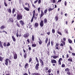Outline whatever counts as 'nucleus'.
<instances>
[{"label": "nucleus", "instance_id": "nucleus-1", "mask_svg": "<svg viewBox=\"0 0 75 75\" xmlns=\"http://www.w3.org/2000/svg\"><path fill=\"white\" fill-rule=\"evenodd\" d=\"M17 19L18 20H20L23 19V15L21 13H19L17 15Z\"/></svg>", "mask_w": 75, "mask_h": 75}, {"label": "nucleus", "instance_id": "nucleus-2", "mask_svg": "<svg viewBox=\"0 0 75 75\" xmlns=\"http://www.w3.org/2000/svg\"><path fill=\"white\" fill-rule=\"evenodd\" d=\"M70 70L68 68H66L65 69V71L67 72V74L68 75H70L71 74V72H69Z\"/></svg>", "mask_w": 75, "mask_h": 75}, {"label": "nucleus", "instance_id": "nucleus-3", "mask_svg": "<svg viewBox=\"0 0 75 75\" xmlns=\"http://www.w3.org/2000/svg\"><path fill=\"white\" fill-rule=\"evenodd\" d=\"M19 23L21 25V26H24L25 25V23L22 20H21L19 21Z\"/></svg>", "mask_w": 75, "mask_h": 75}, {"label": "nucleus", "instance_id": "nucleus-4", "mask_svg": "<svg viewBox=\"0 0 75 75\" xmlns=\"http://www.w3.org/2000/svg\"><path fill=\"white\" fill-rule=\"evenodd\" d=\"M39 66H40L39 63H38L36 64L35 66V69L36 70H38V69H39Z\"/></svg>", "mask_w": 75, "mask_h": 75}, {"label": "nucleus", "instance_id": "nucleus-5", "mask_svg": "<svg viewBox=\"0 0 75 75\" xmlns=\"http://www.w3.org/2000/svg\"><path fill=\"white\" fill-rule=\"evenodd\" d=\"M30 36V34L28 33H26L24 34L23 35V37L26 38H27V37H28L29 36Z\"/></svg>", "mask_w": 75, "mask_h": 75}, {"label": "nucleus", "instance_id": "nucleus-6", "mask_svg": "<svg viewBox=\"0 0 75 75\" xmlns=\"http://www.w3.org/2000/svg\"><path fill=\"white\" fill-rule=\"evenodd\" d=\"M39 61L40 63L41 64V66L44 67V62H43V60H42V59H40Z\"/></svg>", "mask_w": 75, "mask_h": 75}, {"label": "nucleus", "instance_id": "nucleus-7", "mask_svg": "<svg viewBox=\"0 0 75 75\" xmlns=\"http://www.w3.org/2000/svg\"><path fill=\"white\" fill-rule=\"evenodd\" d=\"M66 38H63V40L62 41V43H63L64 45H65V41H66Z\"/></svg>", "mask_w": 75, "mask_h": 75}, {"label": "nucleus", "instance_id": "nucleus-8", "mask_svg": "<svg viewBox=\"0 0 75 75\" xmlns=\"http://www.w3.org/2000/svg\"><path fill=\"white\" fill-rule=\"evenodd\" d=\"M44 21L41 20L40 21V25L41 27H42L44 26Z\"/></svg>", "mask_w": 75, "mask_h": 75}, {"label": "nucleus", "instance_id": "nucleus-9", "mask_svg": "<svg viewBox=\"0 0 75 75\" xmlns=\"http://www.w3.org/2000/svg\"><path fill=\"white\" fill-rule=\"evenodd\" d=\"M8 59H6L5 60V64L6 66H7L8 65Z\"/></svg>", "mask_w": 75, "mask_h": 75}, {"label": "nucleus", "instance_id": "nucleus-10", "mask_svg": "<svg viewBox=\"0 0 75 75\" xmlns=\"http://www.w3.org/2000/svg\"><path fill=\"white\" fill-rule=\"evenodd\" d=\"M44 15V13L43 12V11L41 10V13L40 14V18H42L43 16Z\"/></svg>", "mask_w": 75, "mask_h": 75}, {"label": "nucleus", "instance_id": "nucleus-11", "mask_svg": "<svg viewBox=\"0 0 75 75\" xmlns=\"http://www.w3.org/2000/svg\"><path fill=\"white\" fill-rule=\"evenodd\" d=\"M62 61V58H60L58 60V63L59 65H61V62Z\"/></svg>", "mask_w": 75, "mask_h": 75}, {"label": "nucleus", "instance_id": "nucleus-12", "mask_svg": "<svg viewBox=\"0 0 75 75\" xmlns=\"http://www.w3.org/2000/svg\"><path fill=\"white\" fill-rule=\"evenodd\" d=\"M38 42L39 44L40 45H41L42 44V41H41V39L40 38H39L38 39Z\"/></svg>", "mask_w": 75, "mask_h": 75}, {"label": "nucleus", "instance_id": "nucleus-13", "mask_svg": "<svg viewBox=\"0 0 75 75\" xmlns=\"http://www.w3.org/2000/svg\"><path fill=\"white\" fill-rule=\"evenodd\" d=\"M13 58L14 59H17V54L16 53H15L14 54H13Z\"/></svg>", "mask_w": 75, "mask_h": 75}, {"label": "nucleus", "instance_id": "nucleus-14", "mask_svg": "<svg viewBox=\"0 0 75 75\" xmlns=\"http://www.w3.org/2000/svg\"><path fill=\"white\" fill-rule=\"evenodd\" d=\"M51 62L52 64H57V61L55 59H52L51 60Z\"/></svg>", "mask_w": 75, "mask_h": 75}, {"label": "nucleus", "instance_id": "nucleus-15", "mask_svg": "<svg viewBox=\"0 0 75 75\" xmlns=\"http://www.w3.org/2000/svg\"><path fill=\"white\" fill-rule=\"evenodd\" d=\"M29 65L28 63H26L25 64V69H27V68H28V66Z\"/></svg>", "mask_w": 75, "mask_h": 75}, {"label": "nucleus", "instance_id": "nucleus-16", "mask_svg": "<svg viewBox=\"0 0 75 75\" xmlns=\"http://www.w3.org/2000/svg\"><path fill=\"white\" fill-rule=\"evenodd\" d=\"M34 27H35V28H37V27H38V23H35Z\"/></svg>", "mask_w": 75, "mask_h": 75}, {"label": "nucleus", "instance_id": "nucleus-17", "mask_svg": "<svg viewBox=\"0 0 75 75\" xmlns=\"http://www.w3.org/2000/svg\"><path fill=\"white\" fill-rule=\"evenodd\" d=\"M4 59V57H3L1 56H0V61L1 62H3V59Z\"/></svg>", "mask_w": 75, "mask_h": 75}, {"label": "nucleus", "instance_id": "nucleus-18", "mask_svg": "<svg viewBox=\"0 0 75 75\" xmlns=\"http://www.w3.org/2000/svg\"><path fill=\"white\" fill-rule=\"evenodd\" d=\"M16 25L19 28H20V24L18 22H17L16 23Z\"/></svg>", "mask_w": 75, "mask_h": 75}, {"label": "nucleus", "instance_id": "nucleus-19", "mask_svg": "<svg viewBox=\"0 0 75 75\" xmlns=\"http://www.w3.org/2000/svg\"><path fill=\"white\" fill-rule=\"evenodd\" d=\"M5 28V26L4 25H2L1 27H0V28L1 30H4Z\"/></svg>", "mask_w": 75, "mask_h": 75}, {"label": "nucleus", "instance_id": "nucleus-20", "mask_svg": "<svg viewBox=\"0 0 75 75\" xmlns=\"http://www.w3.org/2000/svg\"><path fill=\"white\" fill-rule=\"evenodd\" d=\"M12 39H13V41H14L15 42H16V38L14 37V36H12Z\"/></svg>", "mask_w": 75, "mask_h": 75}, {"label": "nucleus", "instance_id": "nucleus-21", "mask_svg": "<svg viewBox=\"0 0 75 75\" xmlns=\"http://www.w3.org/2000/svg\"><path fill=\"white\" fill-rule=\"evenodd\" d=\"M68 41L69 43H70V44H72V40H71L69 39Z\"/></svg>", "mask_w": 75, "mask_h": 75}, {"label": "nucleus", "instance_id": "nucleus-22", "mask_svg": "<svg viewBox=\"0 0 75 75\" xmlns=\"http://www.w3.org/2000/svg\"><path fill=\"white\" fill-rule=\"evenodd\" d=\"M9 21L11 22H12V23H13L14 22V20L13 19V18H10L9 19Z\"/></svg>", "mask_w": 75, "mask_h": 75}, {"label": "nucleus", "instance_id": "nucleus-23", "mask_svg": "<svg viewBox=\"0 0 75 75\" xmlns=\"http://www.w3.org/2000/svg\"><path fill=\"white\" fill-rule=\"evenodd\" d=\"M44 24H47V18H45L44 20Z\"/></svg>", "mask_w": 75, "mask_h": 75}, {"label": "nucleus", "instance_id": "nucleus-24", "mask_svg": "<svg viewBox=\"0 0 75 75\" xmlns=\"http://www.w3.org/2000/svg\"><path fill=\"white\" fill-rule=\"evenodd\" d=\"M26 11H30V8L28 7H25L24 8Z\"/></svg>", "mask_w": 75, "mask_h": 75}, {"label": "nucleus", "instance_id": "nucleus-25", "mask_svg": "<svg viewBox=\"0 0 75 75\" xmlns=\"http://www.w3.org/2000/svg\"><path fill=\"white\" fill-rule=\"evenodd\" d=\"M0 47L1 48H3V45H2V43L1 42V41H0Z\"/></svg>", "mask_w": 75, "mask_h": 75}, {"label": "nucleus", "instance_id": "nucleus-26", "mask_svg": "<svg viewBox=\"0 0 75 75\" xmlns=\"http://www.w3.org/2000/svg\"><path fill=\"white\" fill-rule=\"evenodd\" d=\"M25 6L28 5V8H30V4H29V3H28L26 2L25 4Z\"/></svg>", "mask_w": 75, "mask_h": 75}, {"label": "nucleus", "instance_id": "nucleus-27", "mask_svg": "<svg viewBox=\"0 0 75 75\" xmlns=\"http://www.w3.org/2000/svg\"><path fill=\"white\" fill-rule=\"evenodd\" d=\"M35 39V38L34 37V35H32V40L33 41H34V40Z\"/></svg>", "mask_w": 75, "mask_h": 75}, {"label": "nucleus", "instance_id": "nucleus-28", "mask_svg": "<svg viewBox=\"0 0 75 75\" xmlns=\"http://www.w3.org/2000/svg\"><path fill=\"white\" fill-rule=\"evenodd\" d=\"M48 41V38H46L45 40V42L46 44H47V43Z\"/></svg>", "mask_w": 75, "mask_h": 75}, {"label": "nucleus", "instance_id": "nucleus-29", "mask_svg": "<svg viewBox=\"0 0 75 75\" xmlns=\"http://www.w3.org/2000/svg\"><path fill=\"white\" fill-rule=\"evenodd\" d=\"M27 54L26 53H25V54L24 55V59H25L27 58Z\"/></svg>", "mask_w": 75, "mask_h": 75}, {"label": "nucleus", "instance_id": "nucleus-30", "mask_svg": "<svg viewBox=\"0 0 75 75\" xmlns=\"http://www.w3.org/2000/svg\"><path fill=\"white\" fill-rule=\"evenodd\" d=\"M53 59H57V58H58L59 57L58 56H53Z\"/></svg>", "mask_w": 75, "mask_h": 75}, {"label": "nucleus", "instance_id": "nucleus-31", "mask_svg": "<svg viewBox=\"0 0 75 75\" xmlns=\"http://www.w3.org/2000/svg\"><path fill=\"white\" fill-rule=\"evenodd\" d=\"M7 11L9 13H11V8H10L8 9L7 10Z\"/></svg>", "mask_w": 75, "mask_h": 75}, {"label": "nucleus", "instance_id": "nucleus-32", "mask_svg": "<svg viewBox=\"0 0 75 75\" xmlns=\"http://www.w3.org/2000/svg\"><path fill=\"white\" fill-rule=\"evenodd\" d=\"M57 33L59 34L60 35H62V33H61V32L59 31V29L57 31Z\"/></svg>", "mask_w": 75, "mask_h": 75}, {"label": "nucleus", "instance_id": "nucleus-33", "mask_svg": "<svg viewBox=\"0 0 75 75\" xmlns=\"http://www.w3.org/2000/svg\"><path fill=\"white\" fill-rule=\"evenodd\" d=\"M54 8H49L48 9V11H49V12L51 11H52L53 10H54Z\"/></svg>", "mask_w": 75, "mask_h": 75}, {"label": "nucleus", "instance_id": "nucleus-34", "mask_svg": "<svg viewBox=\"0 0 75 75\" xmlns=\"http://www.w3.org/2000/svg\"><path fill=\"white\" fill-rule=\"evenodd\" d=\"M55 19L56 21H58V16H56L55 17Z\"/></svg>", "mask_w": 75, "mask_h": 75}, {"label": "nucleus", "instance_id": "nucleus-35", "mask_svg": "<svg viewBox=\"0 0 75 75\" xmlns=\"http://www.w3.org/2000/svg\"><path fill=\"white\" fill-rule=\"evenodd\" d=\"M68 61L69 62H72V58L68 59Z\"/></svg>", "mask_w": 75, "mask_h": 75}, {"label": "nucleus", "instance_id": "nucleus-36", "mask_svg": "<svg viewBox=\"0 0 75 75\" xmlns=\"http://www.w3.org/2000/svg\"><path fill=\"white\" fill-rule=\"evenodd\" d=\"M49 69V68L48 67H45V71H48Z\"/></svg>", "mask_w": 75, "mask_h": 75}, {"label": "nucleus", "instance_id": "nucleus-37", "mask_svg": "<svg viewBox=\"0 0 75 75\" xmlns=\"http://www.w3.org/2000/svg\"><path fill=\"white\" fill-rule=\"evenodd\" d=\"M36 46H37V45H36V44H34L32 45V47H35Z\"/></svg>", "mask_w": 75, "mask_h": 75}, {"label": "nucleus", "instance_id": "nucleus-38", "mask_svg": "<svg viewBox=\"0 0 75 75\" xmlns=\"http://www.w3.org/2000/svg\"><path fill=\"white\" fill-rule=\"evenodd\" d=\"M35 59L36 62H37V63H39V61H38V58H37V57H36Z\"/></svg>", "mask_w": 75, "mask_h": 75}, {"label": "nucleus", "instance_id": "nucleus-39", "mask_svg": "<svg viewBox=\"0 0 75 75\" xmlns=\"http://www.w3.org/2000/svg\"><path fill=\"white\" fill-rule=\"evenodd\" d=\"M15 11H16V9L14 8H13L12 10V13L14 14Z\"/></svg>", "mask_w": 75, "mask_h": 75}, {"label": "nucleus", "instance_id": "nucleus-40", "mask_svg": "<svg viewBox=\"0 0 75 75\" xmlns=\"http://www.w3.org/2000/svg\"><path fill=\"white\" fill-rule=\"evenodd\" d=\"M55 32V29H54L53 28L52 30V32L53 34H54Z\"/></svg>", "mask_w": 75, "mask_h": 75}, {"label": "nucleus", "instance_id": "nucleus-41", "mask_svg": "<svg viewBox=\"0 0 75 75\" xmlns=\"http://www.w3.org/2000/svg\"><path fill=\"white\" fill-rule=\"evenodd\" d=\"M40 9H41L40 7L38 8V11L39 13H40Z\"/></svg>", "mask_w": 75, "mask_h": 75}, {"label": "nucleus", "instance_id": "nucleus-42", "mask_svg": "<svg viewBox=\"0 0 75 75\" xmlns=\"http://www.w3.org/2000/svg\"><path fill=\"white\" fill-rule=\"evenodd\" d=\"M51 69H50L48 70L47 72L50 73H51Z\"/></svg>", "mask_w": 75, "mask_h": 75}, {"label": "nucleus", "instance_id": "nucleus-43", "mask_svg": "<svg viewBox=\"0 0 75 75\" xmlns=\"http://www.w3.org/2000/svg\"><path fill=\"white\" fill-rule=\"evenodd\" d=\"M32 61V58L31 57H30L29 60V63H30V62H31Z\"/></svg>", "mask_w": 75, "mask_h": 75}, {"label": "nucleus", "instance_id": "nucleus-44", "mask_svg": "<svg viewBox=\"0 0 75 75\" xmlns=\"http://www.w3.org/2000/svg\"><path fill=\"white\" fill-rule=\"evenodd\" d=\"M61 67L62 68H64V67H65V65L64 64H62V65Z\"/></svg>", "mask_w": 75, "mask_h": 75}, {"label": "nucleus", "instance_id": "nucleus-45", "mask_svg": "<svg viewBox=\"0 0 75 75\" xmlns=\"http://www.w3.org/2000/svg\"><path fill=\"white\" fill-rule=\"evenodd\" d=\"M47 11H48V10L47 9L45 10L44 11V14H46L47 13Z\"/></svg>", "mask_w": 75, "mask_h": 75}, {"label": "nucleus", "instance_id": "nucleus-46", "mask_svg": "<svg viewBox=\"0 0 75 75\" xmlns=\"http://www.w3.org/2000/svg\"><path fill=\"white\" fill-rule=\"evenodd\" d=\"M49 45H50V41H49L47 44V47H48Z\"/></svg>", "mask_w": 75, "mask_h": 75}, {"label": "nucleus", "instance_id": "nucleus-47", "mask_svg": "<svg viewBox=\"0 0 75 75\" xmlns=\"http://www.w3.org/2000/svg\"><path fill=\"white\" fill-rule=\"evenodd\" d=\"M10 42H8L7 44L6 45V46L8 47L9 46H10Z\"/></svg>", "mask_w": 75, "mask_h": 75}, {"label": "nucleus", "instance_id": "nucleus-48", "mask_svg": "<svg viewBox=\"0 0 75 75\" xmlns=\"http://www.w3.org/2000/svg\"><path fill=\"white\" fill-rule=\"evenodd\" d=\"M56 50H59V46H55Z\"/></svg>", "mask_w": 75, "mask_h": 75}, {"label": "nucleus", "instance_id": "nucleus-49", "mask_svg": "<svg viewBox=\"0 0 75 75\" xmlns=\"http://www.w3.org/2000/svg\"><path fill=\"white\" fill-rule=\"evenodd\" d=\"M16 35L17 37H18V36H19V35L18 34V32H17L16 33Z\"/></svg>", "mask_w": 75, "mask_h": 75}, {"label": "nucleus", "instance_id": "nucleus-50", "mask_svg": "<svg viewBox=\"0 0 75 75\" xmlns=\"http://www.w3.org/2000/svg\"><path fill=\"white\" fill-rule=\"evenodd\" d=\"M4 5L5 6H6V7H7V6H8V5L7 4V3H6L4 2Z\"/></svg>", "mask_w": 75, "mask_h": 75}, {"label": "nucleus", "instance_id": "nucleus-51", "mask_svg": "<svg viewBox=\"0 0 75 75\" xmlns=\"http://www.w3.org/2000/svg\"><path fill=\"white\" fill-rule=\"evenodd\" d=\"M66 56L67 58H69V55L68 54H67Z\"/></svg>", "mask_w": 75, "mask_h": 75}, {"label": "nucleus", "instance_id": "nucleus-52", "mask_svg": "<svg viewBox=\"0 0 75 75\" xmlns=\"http://www.w3.org/2000/svg\"><path fill=\"white\" fill-rule=\"evenodd\" d=\"M12 58H13V56H10L9 59H10V60H11V59Z\"/></svg>", "mask_w": 75, "mask_h": 75}, {"label": "nucleus", "instance_id": "nucleus-53", "mask_svg": "<svg viewBox=\"0 0 75 75\" xmlns=\"http://www.w3.org/2000/svg\"><path fill=\"white\" fill-rule=\"evenodd\" d=\"M59 45H60L59 43H56V44L55 46H59Z\"/></svg>", "mask_w": 75, "mask_h": 75}, {"label": "nucleus", "instance_id": "nucleus-54", "mask_svg": "<svg viewBox=\"0 0 75 75\" xmlns=\"http://www.w3.org/2000/svg\"><path fill=\"white\" fill-rule=\"evenodd\" d=\"M60 45L61 46H62V47H64V43H61L60 44Z\"/></svg>", "mask_w": 75, "mask_h": 75}, {"label": "nucleus", "instance_id": "nucleus-55", "mask_svg": "<svg viewBox=\"0 0 75 75\" xmlns=\"http://www.w3.org/2000/svg\"><path fill=\"white\" fill-rule=\"evenodd\" d=\"M27 41L29 43H30V39H28L27 40Z\"/></svg>", "mask_w": 75, "mask_h": 75}, {"label": "nucleus", "instance_id": "nucleus-56", "mask_svg": "<svg viewBox=\"0 0 75 75\" xmlns=\"http://www.w3.org/2000/svg\"><path fill=\"white\" fill-rule=\"evenodd\" d=\"M68 30H65V33L66 34H68Z\"/></svg>", "mask_w": 75, "mask_h": 75}, {"label": "nucleus", "instance_id": "nucleus-57", "mask_svg": "<svg viewBox=\"0 0 75 75\" xmlns=\"http://www.w3.org/2000/svg\"><path fill=\"white\" fill-rule=\"evenodd\" d=\"M3 45H4V47H6L7 45H6V42H4V44H3Z\"/></svg>", "mask_w": 75, "mask_h": 75}, {"label": "nucleus", "instance_id": "nucleus-58", "mask_svg": "<svg viewBox=\"0 0 75 75\" xmlns=\"http://www.w3.org/2000/svg\"><path fill=\"white\" fill-rule=\"evenodd\" d=\"M34 20V18H32V19L31 20V22L32 23L33 21V20Z\"/></svg>", "mask_w": 75, "mask_h": 75}, {"label": "nucleus", "instance_id": "nucleus-59", "mask_svg": "<svg viewBox=\"0 0 75 75\" xmlns=\"http://www.w3.org/2000/svg\"><path fill=\"white\" fill-rule=\"evenodd\" d=\"M35 14H33V17H32V18H34V17H35Z\"/></svg>", "mask_w": 75, "mask_h": 75}, {"label": "nucleus", "instance_id": "nucleus-60", "mask_svg": "<svg viewBox=\"0 0 75 75\" xmlns=\"http://www.w3.org/2000/svg\"><path fill=\"white\" fill-rule=\"evenodd\" d=\"M51 45H52V46L53 45V42H52V41H51Z\"/></svg>", "mask_w": 75, "mask_h": 75}, {"label": "nucleus", "instance_id": "nucleus-61", "mask_svg": "<svg viewBox=\"0 0 75 75\" xmlns=\"http://www.w3.org/2000/svg\"><path fill=\"white\" fill-rule=\"evenodd\" d=\"M47 35H50V32L47 33Z\"/></svg>", "mask_w": 75, "mask_h": 75}, {"label": "nucleus", "instance_id": "nucleus-62", "mask_svg": "<svg viewBox=\"0 0 75 75\" xmlns=\"http://www.w3.org/2000/svg\"><path fill=\"white\" fill-rule=\"evenodd\" d=\"M57 74H58V75L59 74V71L58 70L57 71Z\"/></svg>", "mask_w": 75, "mask_h": 75}, {"label": "nucleus", "instance_id": "nucleus-63", "mask_svg": "<svg viewBox=\"0 0 75 75\" xmlns=\"http://www.w3.org/2000/svg\"><path fill=\"white\" fill-rule=\"evenodd\" d=\"M37 74V73H33L32 74V75H36Z\"/></svg>", "mask_w": 75, "mask_h": 75}, {"label": "nucleus", "instance_id": "nucleus-64", "mask_svg": "<svg viewBox=\"0 0 75 75\" xmlns=\"http://www.w3.org/2000/svg\"><path fill=\"white\" fill-rule=\"evenodd\" d=\"M23 75H28V74H27V73H25L24 74H23Z\"/></svg>", "mask_w": 75, "mask_h": 75}]
</instances>
